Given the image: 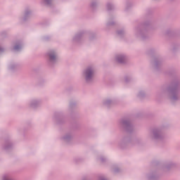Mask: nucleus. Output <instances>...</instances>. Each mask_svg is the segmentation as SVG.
Returning a JSON list of instances; mask_svg holds the SVG:
<instances>
[{"mask_svg":"<svg viewBox=\"0 0 180 180\" xmlns=\"http://www.w3.org/2000/svg\"><path fill=\"white\" fill-rule=\"evenodd\" d=\"M92 75H94V71H92V70H91V69H88L86 72V79H89V78H91V77H92Z\"/></svg>","mask_w":180,"mask_h":180,"instance_id":"f257e3e1","label":"nucleus"},{"mask_svg":"<svg viewBox=\"0 0 180 180\" xmlns=\"http://www.w3.org/2000/svg\"><path fill=\"white\" fill-rule=\"evenodd\" d=\"M49 57H50L51 60H54L56 58V56L52 55V54L49 55Z\"/></svg>","mask_w":180,"mask_h":180,"instance_id":"f03ea898","label":"nucleus"}]
</instances>
